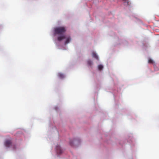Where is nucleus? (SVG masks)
<instances>
[{
	"mask_svg": "<svg viewBox=\"0 0 159 159\" xmlns=\"http://www.w3.org/2000/svg\"><path fill=\"white\" fill-rule=\"evenodd\" d=\"M66 31V29L64 27L60 26L56 27L54 28V33L55 34H61Z\"/></svg>",
	"mask_w": 159,
	"mask_h": 159,
	"instance_id": "nucleus-1",
	"label": "nucleus"
},
{
	"mask_svg": "<svg viewBox=\"0 0 159 159\" xmlns=\"http://www.w3.org/2000/svg\"><path fill=\"white\" fill-rule=\"evenodd\" d=\"M56 149L57 153L60 154L62 152V150L60 146H57L56 147Z\"/></svg>",
	"mask_w": 159,
	"mask_h": 159,
	"instance_id": "nucleus-2",
	"label": "nucleus"
},
{
	"mask_svg": "<svg viewBox=\"0 0 159 159\" xmlns=\"http://www.w3.org/2000/svg\"><path fill=\"white\" fill-rule=\"evenodd\" d=\"M11 140H6L5 143V146L7 147H8L11 144Z\"/></svg>",
	"mask_w": 159,
	"mask_h": 159,
	"instance_id": "nucleus-3",
	"label": "nucleus"
},
{
	"mask_svg": "<svg viewBox=\"0 0 159 159\" xmlns=\"http://www.w3.org/2000/svg\"><path fill=\"white\" fill-rule=\"evenodd\" d=\"M66 38L65 35H63L58 37L57 38V39L59 41H61Z\"/></svg>",
	"mask_w": 159,
	"mask_h": 159,
	"instance_id": "nucleus-4",
	"label": "nucleus"
},
{
	"mask_svg": "<svg viewBox=\"0 0 159 159\" xmlns=\"http://www.w3.org/2000/svg\"><path fill=\"white\" fill-rule=\"evenodd\" d=\"M92 57H93L95 58L97 60H98V57L97 55L94 52H92Z\"/></svg>",
	"mask_w": 159,
	"mask_h": 159,
	"instance_id": "nucleus-5",
	"label": "nucleus"
},
{
	"mask_svg": "<svg viewBox=\"0 0 159 159\" xmlns=\"http://www.w3.org/2000/svg\"><path fill=\"white\" fill-rule=\"evenodd\" d=\"M58 77L60 79H63L64 77V75L61 73H59L57 75Z\"/></svg>",
	"mask_w": 159,
	"mask_h": 159,
	"instance_id": "nucleus-6",
	"label": "nucleus"
},
{
	"mask_svg": "<svg viewBox=\"0 0 159 159\" xmlns=\"http://www.w3.org/2000/svg\"><path fill=\"white\" fill-rule=\"evenodd\" d=\"M71 40V38L70 37H69L66 38V39L65 43V44H67L69 43Z\"/></svg>",
	"mask_w": 159,
	"mask_h": 159,
	"instance_id": "nucleus-7",
	"label": "nucleus"
},
{
	"mask_svg": "<svg viewBox=\"0 0 159 159\" xmlns=\"http://www.w3.org/2000/svg\"><path fill=\"white\" fill-rule=\"evenodd\" d=\"M98 69L99 70H101L103 68V66L102 65H100L98 66Z\"/></svg>",
	"mask_w": 159,
	"mask_h": 159,
	"instance_id": "nucleus-8",
	"label": "nucleus"
},
{
	"mask_svg": "<svg viewBox=\"0 0 159 159\" xmlns=\"http://www.w3.org/2000/svg\"><path fill=\"white\" fill-rule=\"evenodd\" d=\"M148 63H149L153 64V61L151 59H149L148 60Z\"/></svg>",
	"mask_w": 159,
	"mask_h": 159,
	"instance_id": "nucleus-9",
	"label": "nucleus"
},
{
	"mask_svg": "<svg viewBox=\"0 0 159 159\" xmlns=\"http://www.w3.org/2000/svg\"><path fill=\"white\" fill-rule=\"evenodd\" d=\"M125 1V2L126 3L127 5L129 4V1L128 0H123Z\"/></svg>",
	"mask_w": 159,
	"mask_h": 159,
	"instance_id": "nucleus-10",
	"label": "nucleus"
},
{
	"mask_svg": "<svg viewBox=\"0 0 159 159\" xmlns=\"http://www.w3.org/2000/svg\"><path fill=\"white\" fill-rule=\"evenodd\" d=\"M70 144L71 146H73V142L72 141H70Z\"/></svg>",
	"mask_w": 159,
	"mask_h": 159,
	"instance_id": "nucleus-11",
	"label": "nucleus"
},
{
	"mask_svg": "<svg viewBox=\"0 0 159 159\" xmlns=\"http://www.w3.org/2000/svg\"><path fill=\"white\" fill-rule=\"evenodd\" d=\"M88 63L90 65H91L92 62L91 61H88Z\"/></svg>",
	"mask_w": 159,
	"mask_h": 159,
	"instance_id": "nucleus-12",
	"label": "nucleus"
}]
</instances>
